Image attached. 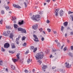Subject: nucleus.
I'll list each match as a JSON object with an SVG mask.
<instances>
[{
	"mask_svg": "<svg viewBox=\"0 0 73 73\" xmlns=\"http://www.w3.org/2000/svg\"><path fill=\"white\" fill-rule=\"evenodd\" d=\"M59 71L61 73H65V70L62 69H59Z\"/></svg>",
	"mask_w": 73,
	"mask_h": 73,
	"instance_id": "ddd939ff",
	"label": "nucleus"
},
{
	"mask_svg": "<svg viewBox=\"0 0 73 73\" xmlns=\"http://www.w3.org/2000/svg\"><path fill=\"white\" fill-rule=\"evenodd\" d=\"M46 22L47 23H50V21L47 20L46 21Z\"/></svg>",
	"mask_w": 73,
	"mask_h": 73,
	"instance_id": "c03bdc74",
	"label": "nucleus"
},
{
	"mask_svg": "<svg viewBox=\"0 0 73 73\" xmlns=\"http://www.w3.org/2000/svg\"><path fill=\"white\" fill-rule=\"evenodd\" d=\"M64 28L63 27V26H62L61 28V30L62 32H63V30H64Z\"/></svg>",
	"mask_w": 73,
	"mask_h": 73,
	"instance_id": "473e14b6",
	"label": "nucleus"
},
{
	"mask_svg": "<svg viewBox=\"0 0 73 73\" xmlns=\"http://www.w3.org/2000/svg\"><path fill=\"white\" fill-rule=\"evenodd\" d=\"M24 4L25 5V7H27V3L25 2Z\"/></svg>",
	"mask_w": 73,
	"mask_h": 73,
	"instance_id": "09e8293b",
	"label": "nucleus"
},
{
	"mask_svg": "<svg viewBox=\"0 0 73 73\" xmlns=\"http://www.w3.org/2000/svg\"><path fill=\"white\" fill-rule=\"evenodd\" d=\"M4 7L6 10H7V11H8V10H9L10 9H9V6H5V5Z\"/></svg>",
	"mask_w": 73,
	"mask_h": 73,
	"instance_id": "dca6fc26",
	"label": "nucleus"
},
{
	"mask_svg": "<svg viewBox=\"0 0 73 73\" xmlns=\"http://www.w3.org/2000/svg\"><path fill=\"white\" fill-rule=\"evenodd\" d=\"M24 59H23L22 60H20V62H21V63H23V62L24 61Z\"/></svg>",
	"mask_w": 73,
	"mask_h": 73,
	"instance_id": "2f4dec72",
	"label": "nucleus"
},
{
	"mask_svg": "<svg viewBox=\"0 0 73 73\" xmlns=\"http://www.w3.org/2000/svg\"><path fill=\"white\" fill-rule=\"evenodd\" d=\"M11 31H7L6 32L5 31L3 33V35L5 36H8L9 35Z\"/></svg>",
	"mask_w": 73,
	"mask_h": 73,
	"instance_id": "7ed1b4c3",
	"label": "nucleus"
},
{
	"mask_svg": "<svg viewBox=\"0 0 73 73\" xmlns=\"http://www.w3.org/2000/svg\"><path fill=\"white\" fill-rule=\"evenodd\" d=\"M37 28H38V25L37 24L35 25L32 26V29L34 30H37Z\"/></svg>",
	"mask_w": 73,
	"mask_h": 73,
	"instance_id": "20e7f679",
	"label": "nucleus"
},
{
	"mask_svg": "<svg viewBox=\"0 0 73 73\" xmlns=\"http://www.w3.org/2000/svg\"><path fill=\"white\" fill-rule=\"evenodd\" d=\"M68 54L70 56H71L72 57H73V54L71 53V52H69Z\"/></svg>",
	"mask_w": 73,
	"mask_h": 73,
	"instance_id": "4be33fe9",
	"label": "nucleus"
},
{
	"mask_svg": "<svg viewBox=\"0 0 73 73\" xmlns=\"http://www.w3.org/2000/svg\"><path fill=\"white\" fill-rule=\"evenodd\" d=\"M35 4H38V2H35Z\"/></svg>",
	"mask_w": 73,
	"mask_h": 73,
	"instance_id": "69168bd1",
	"label": "nucleus"
},
{
	"mask_svg": "<svg viewBox=\"0 0 73 73\" xmlns=\"http://www.w3.org/2000/svg\"><path fill=\"white\" fill-rule=\"evenodd\" d=\"M6 71L7 72H8V69L7 68H6Z\"/></svg>",
	"mask_w": 73,
	"mask_h": 73,
	"instance_id": "e2e57ef3",
	"label": "nucleus"
},
{
	"mask_svg": "<svg viewBox=\"0 0 73 73\" xmlns=\"http://www.w3.org/2000/svg\"><path fill=\"white\" fill-rule=\"evenodd\" d=\"M40 18V15H36L35 16L33 15L31 17V19L33 20H35L36 21H39L40 20V18Z\"/></svg>",
	"mask_w": 73,
	"mask_h": 73,
	"instance_id": "f03ea898",
	"label": "nucleus"
},
{
	"mask_svg": "<svg viewBox=\"0 0 73 73\" xmlns=\"http://www.w3.org/2000/svg\"><path fill=\"white\" fill-rule=\"evenodd\" d=\"M13 20H15V21L16 20V17H13Z\"/></svg>",
	"mask_w": 73,
	"mask_h": 73,
	"instance_id": "79ce46f5",
	"label": "nucleus"
},
{
	"mask_svg": "<svg viewBox=\"0 0 73 73\" xmlns=\"http://www.w3.org/2000/svg\"><path fill=\"white\" fill-rule=\"evenodd\" d=\"M55 42H56V43L57 44V43H58V40H55Z\"/></svg>",
	"mask_w": 73,
	"mask_h": 73,
	"instance_id": "6e6d98bb",
	"label": "nucleus"
},
{
	"mask_svg": "<svg viewBox=\"0 0 73 73\" xmlns=\"http://www.w3.org/2000/svg\"><path fill=\"white\" fill-rule=\"evenodd\" d=\"M19 39H20V38H16V41H19Z\"/></svg>",
	"mask_w": 73,
	"mask_h": 73,
	"instance_id": "37998d69",
	"label": "nucleus"
},
{
	"mask_svg": "<svg viewBox=\"0 0 73 73\" xmlns=\"http://www.w3.org/2000/svg\"><path fill=\"white\" fill-rule=\"evenodd\" d=\"M20 53H18L16 55V56L17 58V60H19L20 59V56H20Z\"/></svg>",
	"mask_w": 73,
	"mask_h": 73,
	"instance_id": "2eb2a0df",
	"label": "nucleus"
},
{
	"mask_svg": "<svg viewBox=\"0 0 73 73\" xmlns=\"http://www.w3.org/2000/svg\"><path fill=\"white\" fill-rule=\"evenodd\" d=\"M42 13H43V12H42V11L39 12V14L40 15H42Z\"/></svg>",
	"mask_w": 73,
	"mask_h": 73,
	"instance_id": "3c124183",
	"label": "nucleus"
},
{
	"mask_svg": "<svg viewBox=\"0 0 73 73\" xmlns=\"http://www.w3.org/2000/svg\"><path fill=\"white\" fill-rule=\"evenodd\" d=\"M70 17L72 19V21H73V15H70Z\"/></svg>",
	"mask_w": 73,
	"mask_h": 73,
	"instance_id": "f704fd0d",
	"label": "nucleus"
},
{
	"mask_svg": "<svg viewBox=\"0 0 73 73\" xmlns=\"http://www.w3.org/2000/svg\"><path fill=\"white\" fill-rule=\"evenodd\" d=\"M56 68V66H53L52 68V69H54Z\"/></svg>",
	"mask_w": 73,
	"mask_h": 73,
	"instance_id": "49530a36",
	"label": "nucleus"
},
{
	"mask_svg": "<svg viewBox=\"0 0 73 73\" xmlns=\"http://www.w3.org/2000/svg\"><path fill=\"white\" fill-rule=\"evenodd\" d=\"M53 32L54 34H56L57 33V32L56 31H54Z\"/></svg>",
	"mask_w": 73,
	"mask_h": 73,
	"instance_id": "13d9d810",
	"label": "nucleus"
},
{
	"mask_svg": "<svg viewBox=\"0 0 73 73\" xmlns=\"http://www.w3.org/2000/svg\"><path fill=\"white\" fill-rule=\"evenodd\" d=\"M44 38L43 37H42L41 38V40H42V41H44Z\"/></svg>",
	"mask_w": 73,
	"mask_h": 73,
	"instance_id": "a18cd8bd",
	"label": "nucleus"
},
{
	"mask_svg": "<svg viewBox=\"0 0 73 73\" xmlns=\"http://www.w3.org/2000/svg\"><path fill=\"white\" fill-rule=\"evenodd\" d=\"M4 48H8L9 47V44L8 43H5L4 45Z\"/></svg>",
	"mask_w": 73,
	"mask_h": 73,
	"instance_id": "1a4fd4ad",
	"label": "nucleus"
},
{
	"mask_svg": "<svg viewBox=\"0 0 73 73\" xmlns=\"http://www.w3.org/2000/svg\"><path fill=\"white\" fill-rule=\"evenodd\" d=\"M39 30L40 31V32H42V29L41 28L40 29H39Z\"/></svg>",
	"mask_w": 73,
	"mask_h": 73,
	"instance_id": "603ef678",
	"label": "nucleus"
},
{
	"mask_svg": "<svg viewBox=\"0 0 73 73\" xmlns=\"http://www.w3.org/2000/svg\"><path fill=\"white\" fill-rule=\"evenodd\" d=\"M68 14H70V13H73V12H71L70 11H68Z\"/></svg>",
	"mask_w": 73,
	"mask_h": 73,
	"instance_id": "58836bf2",
	"label": "nucleus"
},
{
	"mask_svg": "<svg viewBox=\"0 0 73 73\" xmlns=\"http://www.w3.org/2000/svg\"><path fill=\"white\" fill-rule=\"evenodd\" d=\"M30 49L33 50V52L35 53L37 50V48L36 47L35 48V47L33 46H31Z\"/></svg>",
	"mask_w": 73,
	"mask_h": 73,
	"instance_id": "423d86ee",
	"label": "nucleus"
},
{
	"mask_svg": "<svg viewBox=\"0 0 73 73\" xmlns=\"http://www.w3.org/2000/svg\"><path fill=\"white\" fill-rule=\"evenodd\" d=\"M28 53H29V50H27L26 52H25V54H28Z\"/></svg>",
	"mask_w": 73,
	"mask_h": 73,
	"instance_id": "de8ad7c7",
	"label": "nucleus"
},
{
	"mask_svg": "<svg viewBox=\"0 0 73 73\" xmlns=\"http://www.w3.org/2000/svg\"><path fill=\"white\" fill-rule=\"evenodd\" d=\"M25 37L23 36L22 38V41L23 40H25Z\"/></svg>",
	"mask_w": 73,
	"mask_h": 73,
	"instance_id": "c85d7f7f",
	"label": "nucleus"
},
{
	"mask_svg": "<svg viewBox=\"0 0 73 73\" xmlns=\"http://www.w3.org/2000/svg\"><path fill=\"white\" fill-rule=\"evenodd\" d=\"M3 61L1 60L0 61V65H3Z\"/></svg>",
	"mask_w": 73,
	"mask_h": 73,
	"instance_id": "bb28decb",
	"label": "nucleus"
},
{
	"mask_svg": "<svg viewBox=\"0 0 73 73\" xmlns=\"http://www.w3.org/2000/svg\"><path fill=\"white\" fill-rule=\"evenodd\" d=\"M33 36L34 38L35 39L34 40L35 41H36V42H38V38L37 37V36L35 35H33Z\"/></svg>",
	"mask_w": 73,
	"mask_h": 73,
	"instance_id": "6e6552de",
	"label": "nucleus"
},
{
	"mask_svg": "<svg viewBox=\"0 0 73 73\" xmlns=\"http://www.w3.org/2000/svg\"><path fill=\"white\" fill-rule=\"evenodd\" d=\"M56 11H54V13H55V15H56V16H57L58 15V12L60 11V9H56Z\"/></svg>",
	"mask_w": 73,
	"mask_h": 73,
	"instance_id": "39448f33",
	"label": "nucleus"
},
{
	"mask_svg": "<svg viewBox=\"0 0 73 73\" xmlns=\"http://www.w3.org/2000/svg\"><path fill=\"white\" fill-rule=\"evenodd\" d=\"M65 66L66 68H70L71 67V66L69 65V64L67 62L65 63Z\"/></svg>",
	"mask_w": 73,
	"mask_h": 73,
	"instance_id": "9d476101",
	"label": "nucleus"
},
{
	"mask_svg": "<svg viewBox=\"0 0 73 73\" xmlns=\"http://www.w3.org/2000/svg\"><path fill=\"white\" fill-rule=\"evenodd\" d=\"M22 33H27V31L25 29H23L22 31Z\"/></svg>",
	"mask_w": 73,
	"mask_h": 73,
	"instance_id": "f3484780",
	"label": "nucleus"
},
{
	"mask_svg": "<svg viewBox=\"0 0 73 73\" xmlns=\"http://www.w3.org/2000/svg\"><path fill=\"white\" fill-rule=\"evenodd\" d=\"M23 29L21 27H19L17 29L18 31H22Z\"/></svg>",
	"mask_w": 73,
	"mask_h": 73,
	"instance_id": "412c9836",
	"label": "nucleus"
},
{
	"mask_svg": "<svg viewBox=\"0 0 73 73\" xmlns=\"http://www.w3.org/2000/svg\"><path fill=\"white\" fill-rule=\"evenodd\" d=\"M47 1V2H48V3H49L50 2V0H46Z\"/></svg>",
	"mask_w": 73,
	"mask_h": 73,
	"instance_id": "680f3d73",
	"label": "nucleus"
},
{
	"mask_svg": "<svg viewBox=\"0 0 73 73\" xmlns=\"http://www.w3.org/2000/svg\"><path fill=\"white\" fill-rule=\"evenodd\" d=\"M1 13H2V14H4V11L2 10L1 11Z\"/></svg>",
	"mask_w": 73,
	"mask_h": 73,
	"instance_id": "864d4df0",
	"label": "nucleus"
},
{
	"mask_svg": "<svg viewBox=\"0 0 73 73\" xmlns=\"http://www.w3.org/2000/svg\"><path fill=\"white\" fill-rule=\"evenodd\" d=\"M68 22H66L64 23V27H66L67 25H68Z\"/></svg>",
	"mask_w": 73,
	"mask_h": 73,
	"instance_id": "a211bd4d",
	"label": "nucleus"
},
{
	"mask_svg": "<svg viewBox=\"0 0 73 73\" xmlns=\"http://www.w3.org/2000/svg\"><path fill=\"white\" fill-rule=\"evenodd\" d=\"M17 44H19V41H16Z\"/></svg>",
	"mask_w": 73,
	"mask_h": 73,
	"instance_id": "5fc2aeb1",
	"label": "nucleus"
},
{
	"mask_svg": "<svg viewBox=\"0 0 73 73\" xmlns=\"http://www.w3.org/2000/svg\"><path fill=\"white\" fill-rule=\"evenodd\" d=\"M11 68L13 70H14V69H15V66H13V65H11Z\"/></svg>",
	"mask_w": 73,
	"mask_h": 73,
	"instance_id": "cd10ccee",
	"label": "nucleus"
},
{
	"mask_svg": "<svg viewBox=\"0 0 73 73\" xmlns=\"http://www.w3.org/2000/svg\"><path fill=\"white\" fill-rule=\"evenodd\" d=\"M13 61L14 62H16L17 61H18V60L17 59H13Z\"/></svg>",
	"mask_w": 73,
	"mask_h": 73,
	"instance_id": "393cba45",
	"label": "nucleus"
},
{
	"mask_svg": "<svg viewBox=\"0 0 73 73\" xmlns=\"http://www.w3.org/2000/svg\"><path fill=\"white\" fill-rule=\"evenodd\" d=\"M13 35L12 33H11L10 36V38H12L13 39Z\"/></svg>",
	"mask_w": 73,
	"mask_h": 73,
	"instance_id": "aec40b11",
	"label": "nucleus"
},
{
	"mask_svg": "<svg viewBox=\"0 0 73 73\" xmlns=\"http://www.w3.org/2000/svg\"><path fill=\"white\" fill-rule=\"evenodd\" d=\"M11 53H12V54H13L14 53V52H13V51H11Z\"/></svg>",
	"mask_w": 73,
	"mask_h": 73,
	"instance_id": "338daca9",
	"label": "nucleus"
},
{
	"mask_svg": "<svg viewBox=\"0 0 73 73\" xmlns=\"http://www.w3.org/2000/svg\"><path fill=\"white\" fill-rule=\"evenodd\" d=\"M59 14L60 16H62L63 15H64V11H62V10H61L59 12Z\"/></svg>",
	"mask_w": 73,
	"mask_h": 73,
	"instance_id": "9b49d317",
	"label": "nucleus"
},
{
	"mask_svg": "<svg viewBox=\"0 0 73 73\" xmlns=\"http://www.w3.org/2000/svg\"><path fill=\"white\" fill-rule=\"evenodd\" d=\"M3 20H1L0 21V24H3Z\"/></svg>",
	"mask_w": 73,
	"mask_h": 73,
	"instance_id": "4c0bfd02",
	"label": "nucleus"
},
{
	"mask_svg": "<svg viewBox=\"0 0 73 73\" xmlns=\"http://www.w3.org/2000/svg\"><path fill=\"white\" fill-rule=\"evenodd\" d=\"M14 27L15 29H17V28H19V26L16 24H14Z\"/></svg>",
	"mask_w": 73,
	"mask_h": 73,
	"instance_id": "4468645a",
	"label": "nucleus"
},
{
	"mask_svg": "<svg viewBox=\"0 0 73 73\" xmlns=\"http://www.w3.org/2000/svg\"><path fill=\"white\" fill-rule=\"evenodd\" d=\"M26 44H27V43L25 42L23 44V45L24 46H26Z\"/></svg>",
	"mask_w": 73,
	"mask_h": 73,
	"instance_id": "c9c22d12",
	"label": "nucleus"
},
{
	"mask_svg": "<svg viewBox=\"0 0 73 73\" xmlns=\"http://www.w3.org/2000/svg\"><path fill=\"white\" fill-rule=\"evenodd\" d=\"M53 52H56L57 50H54V49H53Z\"/></svg>",
	"mask_w": 73,
	"mask_h": 73,
	"instance_id": "0e129e2a",
	"label": "nucleus"
},
{
	"mask_svg": "<svg viewBox=\"0 0 73 73\" xmlns=\"http://www.w3.org/2000/svg\"><path fill=\"white\" fill-rule=\"evenodd\" d=\"M70 34L71 35H73V32H71L70 33Z\"/></svg>",
	"mask_w": 73,
	"mask_h": 73,
	"instance_id": "4d7b16f0",
	"label": "nucleus"
},
{
	"mask_svg": "<svg viewBox=\"0 0 73 73\" xmlns=\"http://www.w3.org/2000/svg\"><path fill=\"white\" fill-rule=\"evenodd\" d=\"M32 60L31 59H29L27 60V62L28 64L30 63L31 62V61Z\"/></svg>",
	"mask_w": 73,
	"mask_h": 73,
	"instance_id": "5701e85b",
	"label": "nucleus"
},
{
	"mask_svg": "<svg viewBox=\"0 0 73 73\" xmlns=\"http://www.w3.org/2000/svg\"><path fill=\"white\" fill-rule=\"evenodd\" d=\"M43 33L44 34H45V32L44 31H43Z\"/></svg>",
	"mask_w": 73,
	"mask_h": 73,
	"instance_id": "774afa93",
	"label": "nucleus"
},
{
	"mask_svg": "<svg viewBox=\"0 0 73 73\" xmlns=\"http://www.w3.org/2000/svg\"><path fill=\"white\" fill-rule=\"evenodd\" d=\"M6 28L7 29H9V28H11V27H10V26H6Z\"/></svg>",
	"mask_w": 73,
	"mask_h": 73,
	"instance_id": "a19ab883",
	"label": "nucleus"
},
{
	"mask_svg": "<svg viewBox=\"0 0 73 73\" xmlns=\"http://www.w3.org/2000/svg\"><path fill=\"white\" fill-rule=\"evenodd\" d=\"M67 50V48L66 47H65V48H64L63 49V50L64 52L66 51Z\"/></svg>",
	"mask_w": 73,
	"mask_h": 73,
	"instance_id": "c756f323",
	"label": "nucleus"
},
{
	"mask_svg": "<svg viewBox=\"0 0 73 73\" xmlns=\"http://www.w3.org/2000/svg\"><path fill=\"white\" fill-rule=\"evenodd\" d=\"M1 51L2 52H5V50L3 47L1 48Z\"/></svg>",
	"mask_w": 73,
	"mask_h": 73,
	"instance_id": "b1692460",
	"label": "nucleus"
},
{
	"mask_svg": "<svg viewBox=\"0 0 73 73\" xmlns=\"http://www.w3.org/2000/svg\"><path fill=\"white\" fill-rule=\"evenodd\" d=\"M18 24H19V25H23V24H24V21H22L21 22L19 21Z\"/></svg>",
	"mask_w": 73,
	"mask_h": 73,
	"instance_id": "f8f14e48",
	"label": "nucleus"
},
{
	"mask_svg": "<svg viewBox=\"0 0 73 73\" xmlns=\"http://www.w3.org/2000/svg\"><path fill=\"white\" fill-rule=\"evenodd\" d=\"M70 48H71V49L72 50H73V46H71Z\"/></svg>",
	"mask_w": 73,
	"mask_h": 73,
	"instance_id": "8fccbe9b",
	"label": "nucleus"
},
{
	"mask_svg": "<svg viewBox=\"0 0 73 73\" xmlns=\"http://www.w3.org/2000/svg\"><path fill=\"white\" fill-rule=\"evenodd\" d=\"M65 37H67V34L66 33L65 35Z\"/></svg>",
	"mask_w": 73,
	"mask_h": 73,
	"instance_id": "bf43d9fd",
	"label": "nucleus"
},
{
	"mask_svg": "<svg viewBox=\"0 0 73 73\" xmlns=\"http://www.w3.org/2000/svg\"><path fill=\"white\" fill-rule=\"evenodd\" d=\"M11 46L13 49H14V48H15V46L13 44H12Z\"/></svg>",
	"mask_w": 73,
	"mask_h": 73,
	"instance_id": "a878e982",
	"label": "nucleus"
},
{
	"mask_svg": "<svg viewBox=\"0 0 73 73\" xmlns=\"http://www.w3.org/2000/svg\"><path fill=\"white\" fill-rule=\"evenodd\" d=\"M42 69H46V68H47V66L46 65H44L42 67Z\"/></svg>",
	"mask_w": 73,
	"mask_h": 73,
	"instance_id": "6ab92c4d",
	"label": "nucleus"
},
{
	"mask_svg": "<svg viewBox=\"0 0 73 73\" xmlns=\"http://www.w3.org/2000/svg\"><path fill=\"white\" fill-rule=\"evenodd\" d=\"M13 7L16 8H18V9H20L21 8V7L19 5H16L15 4H13Z\"/></svg>",
	"mask_w": 73,
	"mask_h": 73,
	"instance_id": "0eeeda50",
	"label": "nucleus"
},
{
	"mask_svg": "<svg viewBox=\"0 0 73 73\" xmlns=\"http://www.w3.org/2000/svg\"><path fill=\"white\" fill-rule=\"evenodd\" d=\"M47 31L48 32H50L51 31V30L49 29H47Z\"/></svg>",
	"mask_w": 73,
	"mask_h": 73,
	"instance_id": "e433bc0d",
	"label": "nucleus"
},
{
	"mask_svg": "<svg viewBox=\"0 0 73 73\" xmlns=\"http://www.w3.org/2000/svg\"><path fill=\"white\" fill-rule=\"evenodd\" d=\"M57 44L58 47L59 48V47H60V44L59 42L57 43Z\"/></svg>",
	"mask_w": 73,
	"mask_h": 73,
	"instance_id": "7c9ffc66",
	"label": "nucleus"
},
{
	"mask_svg": "<svg viewBox=\"0 0 73 73\" xmlns=\"http://www.w3.org/2000/svg\"><path fill=\"white\" fill-rule=\"evenodd\" d=\"M24 72L26 73H28V71L27 70V69L25 70L24 71Z\"/></svg>",
	"mask_w": 73,
	"mask_h": 73,
	"instance_id": "ea45409f",
	"label": "nucleus"
},
{
	"mask_svg": "<svg viewBox=\"0 0 73 73\" xmlns=\"http://www.w3.org/2000/svg\"><path fill=\"white\" fill-rule=\"evenodd\" d=\"M37 62L38 63H39L40 64H41V63H42L41 61V60H38L37 61Z\"/></svg>",
	"mask_w": 73,
	"mask_h": 73,
	"instance_id": "72a5a7b5",
	"label": "nucleus"
},
{
	"mask_svg": "<svg viewBox=\"0 0 73 73\" xmlns=\"http://www.w3.org/2000/svg\"><path fill=\"white\" fill-rule=\"evenodd\" d=\"M32 71L33 72L35 73V70L34 69H33Z\"/></svg>",
	"mask_w": 73,
	"mask_h": 73,
	"instance_id": "052dcab7",
	"label": "nucleus"
},
{
	"mask_svg": "<svg viewBox=\"0 0 73 73\" xmlns=\"http://www.w3.org/2000/svg\"><path fill=\"white\" fill-rule=\"evenodd\" d=\"M35 57L36 60H38L39 59H42L44 57V54L42 52H39L36 54Z\"/></svg>",
	"mask_w": 73,
	"mask_h": 73,
	"instance_id": "f257e3e1",
	"label": "nucleus"
}]
</instances>
